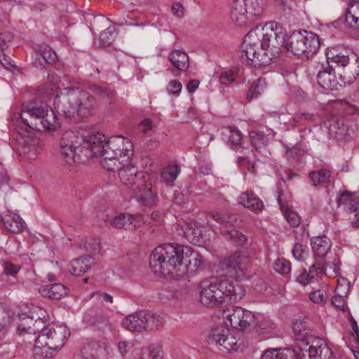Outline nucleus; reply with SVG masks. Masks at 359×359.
Instances as JSON below:
<instances>
[{
    "label": "nucleus",
    "mask_w": 359,
    "mask_h": 359,
    "mask_svg": "<svg viewBox=\"0 0 359 359\" xmlns=\"http://www.w3.org/2000/svg\"><path fill=\"white\" fill-rule=\"evenodd\" d=\"M296 347L302 356L307 355L309 359H329L332 355L330 348L319 338L309 335L306 332L298 330L295 325L293 328Z\"/></svg>",
    "instance_id": "obj_8"
},
{
    "label": "nucleus",
    "mask_w": 359,
    "mask_h": 359,
    "mask_svg": "<svg viewBox=\"0 0 359 359\" xmlns=\"http://www.w3.org/2000/svg\"><path fill=\"white\" fill-rule=\"evenodd\" d=\"M337 202L339 205H346L350 212L359 213V201L353 199L348 191L341 193L340 195L337 197Z\"/></svg>",
    "instance_id": "obj_32"
},
{
    "label": "nucleus",
    "mask_w": 359,
    "mask_h": 359,
    "mask_svg": "<svg viewBox=\"0 0 359 359\" xmlns=\"http://www.w3.org/2000/svg\"><path fill=\"white\" fill-rule=\"evenodd\" d=\"M149 266L159 276H183L203 269L202 256L191 247L165 243L156 247L150 255Z\"/></svg>",
    "instance_id": "obj_2"
},
{
    "label": "nucleus",
    "mask_w": 359,
    "mask_h": 359,
    "mask_svg": "<svg viewBox=\"0 0 359 359\" xmlns=\"http://www.w3.org/2000/svg\"><path fill=\"white\" fill-rule=\"evenodd\" d=\"M92 296H95V297H97V299H102L103 301H104L107 303H110V304L113 303V297L107 292L97 291V292H93L92 294Z\"/></svg>",
    "instance_id": "obj_59"
},
{
    "label": "nucleus",
    "mask_w": 359,
    "mask_h": 359,
    "mask_svg": "<svg viewBox=\"0 0 359 359\" xmlns=\"http://www.w3.org/2000/svg\"><path fill=\"white\" fill-rule=\"evenodd\" d=\"M255 326L257 327L256 330L257 334L264 339L271 338L276 334V325L269 319L257 320L256 318Z\"/></svg>",
    "instance_id": "obj_26"
},
{
    "label": "nucleus",
    "mask_w": 359,
    "mask_h": 359,
    "mask_svg": "<svg viewBox=\"0 0 359 359\" xmlns=\"http://www.w3.org/2000/svg\"><path fill=\"white\" fill-rule=\"evenodd\" d=\"M249 137L252 147L257 151L263 149L268 141L266 136L262 133L257 131H250L249 133Z\"/></svg>",
    "instance_id": "obj_34"
},
{
    "label": "nucleus",
    "mask_w": 359,
    "mask_h": 359,
    "mask_svg": "<svg viewBox=\"0 0 359 359\" xmlns=\"http://www.w3.org/2000/svg\"><path fill=\"white\" fill-rule=\"evenodd\" d=\"M39 292L43 297L60 299L67 294V288L62 283H54L41 286Z\"/></svg>",
    "instance_id": "obj_19"
},
{
    "label": "nucleus",
    "mask_w": 359,
    "mask_h": 359,
    "mask_svg": "<svg viewBox=\"0 0 359 359\" xmlns=\"http://www.w3.org/2000/svg\"><path fill=\"white\" fill-rule=\"evenodd\" d=\"M325 55L327 60L325 64L316 63L315 65L317 71V81L321 88L335 90L338 89V86H341V84L337 77L332 65L346 67L349 64L351 58L349 55L342 54L334 47L327 48Z\"/></svg>",
    "instance_id": "obj_5"
},
{
    "label": "nucleus",
    "mask_w": 359,
    "mask_h": 359,
    "mask_svg": "<svg viewBox=\"0 0 359 359\" xmlns=\"http://www.w3.org/2000/svg\"><path fill=\"white\" fill-rule=\"evenodd\" d=\"M90 90L95 94L100 95L102 98L109 97L112 95L113 91L109 88H103L97 85H92Z\"/></svg>",
    "instance_id": "obj_48"
},
{
    "label": "nucleus",
    "mask_w": 359,
    "mask_h": 359,
    "mask_svg": "<svg viewBox=\"0 0 359 359\" xmlns=\"http://www.w3.org/2000/svg\"><path fill=\"white\" fill-rule=\"evenodd\" d=\"M116 37V34L113 28L105 29L100 36V40L104 46L111 45Z\"/></svg>",
    "instance_id": "obj_41"
},
{
    "label": "nucleus",
    "mask_w": 359,
    "mask_h": 359,
    "mask_svg": "<svg viewBox=\"0 0 359 359\" xmlns=\"http://www.w3.org/2000/svg\"><path fill=\"white\" fill-rule=\"evenodd\" d=\"M180 172V168L177 165H170L161 172V178L165 182H172L176 180Z\"/></svg>",
    "instance_id": "obj_37"
},
{
    "label": "nucleus",
    "mask_w": 359,
    "mask_h": 359,
    "mask_svg": "<svg viewBox=\"0 0 359 359\" xmlns=\"http://www.w3.org/2000/svg\"><path fill=\"white\" fill-rule=\"evenodd\" d=\"M44 322L43 321L41 318H39L36 320H34V324L32 327V334H40L41 330L44 327L43 326Z\"/></svg>",
    "instance_id": "obj_62"
},
{
    "label": "nucleus",
    "mask_w": 359,
    "mask_h": 359,
    "mask_svg": "<svg viewBox=\"0 0 359 359\" xmlns=\"http://www.w3.org/2000/svg\"><path fill=\"white\" fill-rule=\"evenodd\" d=\"M250 263V259L245 252H237L222 262V267L236 279L245 276V271Z\"/></svg>",
    "instance_id": "obj_16"
},
{
    "label": "nucleus",
    "mask_w": 359,
    "mask_h": 359,
    "mask_svg": "<svg viewBox=\"0 0 359 359\" xmlns=\"http://www.w3.org/2000/svg\"><path fill=\"white\" fill-rule=\"evenodd\" d=\"M319 47L318 37L311 32L294 31L286 37V50L298 57L309 58Z\"/></svg>",
    "instance_id": "obj_7"
},
{
    "label": "nucleus",
    "mask_w": 359,
    "mask_h": 359,
    "mask_svg": "<svg viewBox=\"0 0 359 359\" xmlns=\"http://www.w3.org/2000/svg\"><path fill=\"white\" fill-rule=\"evenodd\" d=\"M311 245L315 256L324 257L330 250L331 241L325 235L316 236L311 238Z\"/></svg>",
    "instance_id": "obj_22"
},
{
    "label": "nucleus",
    "mask_w": 359,
    "mask_h": 359,
    "mask_svg": "<svg viewBox=\"0 0 359 359\" xmlns=\"http://www.w3.org/2000/svg\"><path fill=\"white\" fill-rule=\"evenodd\" d=\"M163 356L161 352L154 348L147 353H144L142 359H162Z\"/></svg>",
    "instance_id": "obj_60"
},
{
    "label": "nucleus",
    "mask_w": 359,
    "mask_h": 359,
    "mask_svg": "<svg viewBox=\"0 0 359 359\" xmlns=\"http://www.w3.org/2000/svg\"><path fill=\"white\" fill-rule=\"evenodd\" d=\"M259 36L257 27L250 30L245 36L241 46V58L251 66H265L271 60V57H266L265 52L260 54L262 41Z\"/></svg>",
    "instance_id": "obj_12"
},
{
    "label": "nucleus",
    "mask_w": 359,
    "mask_h": 359,
    "mask_svg": "<svg viewBox=\"0 0 359 359\" xmlns=\"http://www.w3.org/2000/svg\"><path fill=\"white\" fill-rule=\"evenodd\" d=\"M309 298L315 304H324L326 302L327 295L326 291L318 290L311 292Z\"/></svg>",
    "instance_id": "obj_45"
},
{
    "label": "nucleus",
    "mask_w": 359,
    "mask_h": 359,
    "mask_svg": "<svg viewBox=\"0 0 359 359\" xmlns=\"http://www.w3.org/2000/svg\"><path fill=\"white\" fill-rule=\"evenodd\" d=\"M185 238L194 245H199L202 242V230L196 222H190L186 225L184 231Z\"/></svg>",
    "instance_id": "obj_28"
},
{
    "label": "nucleus",
    "mask_w": 359,
    "mask_h": 359,
    "mask_svg": "<svg viewBox=\"0 0 359 359\" xmlns=\"http://www.w3.org/2000/svg\"><path fill=\"white\" fill-rule=\"evenodd\" d=\"M314 119V115L310 113H297L293 117V121L295 123L301 121L312 122Z\"/></svg>",
    "instance_id": "obj_54"
},
{
    "label": "nucleus",
    "mask_w": 359,
    "mask_h": 359,
    "mask_svg": "<svg viewBox=\"0 0 359 359\" xmlns=\"http://www.w3.org/2000/svg\"><path fill=\"white\" fill-rule=\"evenodd\" d=\"M12 39L13 35L11 32H6L0 33V50H4L7 48Z\"/></svg>",
    "instance_id": "obj_50"
},
{
    "label": "nucleus",
    "mask_w": 359,
    "mask_h": 359,
    "mask_svg": "<svg viewBox=\"0 0 359 359\" xmlns=\"http://www.w3.org/2000/svg\"><path fill=\"white\" fill-rule=\"evenodd\" d=\"M351 58L355 62L351 67L344 70L343 74H340V79L344 84L353 82L359 74V65H358V57L353 53Z\"/></svg>",
    "instance_id": "obj_31"
},
{
    "label": "nucleus",
    "mask_w": 359,
    "mask_h": 359,
    "mask_svg": "<svg viewBox=\"0 0 359 359\" xmlns=\"http://www.w3.org/2000/svg\"><path fill=\"white\" fill-rule=\"evenodd\" d=\"M344 22L348 27L359 30V18L352 14L349 8L344 15Z\"/></svg>",
    "instance_id": "obj_43"
},
{
    "label": "nucleus",
    "mask_w": 359,
    "mask_h": 359,
    "mask_svg": "<svg viewBox=\"0 0 359 359\" xmlns=\"http://www.w3.org/2000/svg\"><path fill=\"white\" fill-rule=\"evenodd\" d=\"M212 217L219 223L229 224L231 226H234L237 222L236 215L233 214L215 212Z\"/></svg>",
    "instance_id": "obj_40"
},
{
    "label": "nucleus",
    "mask_w": 359,
    "mask_h": 359,
    "mask_svg": "<svg viewBox=\"0 0 359 359\" xmlns=\"http://www.w3.org/2000/svg\"><path fill=\"white\" fill-rule=\"evenodd\" d=\"M238 202L244 207L255 210H261L264 207L263 202L252 191L243 193L238 198Z\"/></svg>",
    "instance_id": "obj_24"
},
{
    "label": "nucleus",
    "mask_w": 359,
    "mask_h": 359,
    "mask_svg": "<svg viewBox=\"0 0 359 359\" xmlns=\"http://www.w3.org/2000/svg\"><path fill=\"white\" fill-rule=\"evenodd\" d=\"M309 270L316 273V277H317L319 273L327 274L326 264L321 260H316L314 264L310 267Z\"/></svg>",
    "instance_id": "obj_49"
},
{
    "label": "nucleus",
    "mask_w": 359,
    "mask_h": 359,
    "mask_svg": "<svg viewBox=\"0 0 359 359\" xmlns=\"http://www.w3.org/2000/svg\"><path fill=\"white\" fill-rule=\"evenodd\" d=\"M131 348V344L127 341H120L118 344V348L122 355H125Z\"/></svg>",
    "instance_id": "obj_63"
},
{
    "label": "nucleus",
    "mask_w": 359,
    "mask_h": 359,
    "mask_svg": "<svg viewBox=\"0 0 359 359\" xmlns=\"http://www.w3.org/2000/svg\"><path fill=\"white\" fill-rule=\"evenodd\" d=\"M200 302L208 307H217L229 300L236 302L245 294L240 285H235L231 280L222 277H211L199 283Z\"/></svg>",
    "instance_id": "obj_3"
},
{
    "label": "nucleus",
    "mask_w": 359,
    "mask_h": 359,
    "mask_svg": "<svg viewBox=\"0 0 359 359\" xmlns=\"http://www.w3.org/2000/svg\"><path fill=\"white\" fill-rule=\"evenodd\" d=\"M20 322L18 324V330L22 333V332L32 334V327L34 324V319L32 317L29 316L26 313H22L19 316Z\"/></svg>",
    "instance_id": "obj_39"
},
{
    "label": "nucleus",
    "mask_w": 359,
    "mask_h": 359,
    "mask_svg": "<svg viewBox=\"0 0 359 359\" xmlns=\"http://www.w3.org/2000/svg\"><path fill=\"white\" fill-rule=\"evenodd\" d=\"M266 88V81L264 79L259 78L252 83L250 87L249 92L247 94V98L248 100H252L253 98L257 97L258 95H261Z\"/></svg>",
    "instance_id": "obj_35"
},
{
    "label": "nucleus",
    "mask_w": 359,
    "mask_h": 359,
    "mask_svg": "<svg viewBox=\"0 0 359 359\" xmlns=\"http://www.w3.org/2000/svg\"><path fill=\"white\" fill-rule=\"evenodd\" d=\"M106 355V351L98 344H93L91 346V352L85 349L81 355H77L74 359H101V356Z\"/></svg>",
    "instance_id": "obj_33"
},
{
    "label": "nucleus",
    "mask_w": 359,
    "mask_h": 359,
    "mask_svg": "<svg viewBox=\"0 0 359 359\" xmlns=\"http://www.w3.org/2000/svg\"><path fill=\"white\" fill-rule=\"evenodd\" d=\"M262 41V50L265 52L266 57H277L282 48L286 49V35L276 22L270 24V29L257 27Z\"/></svg>",
    "instance_id": "obj_10"
},
{
    "label": "nucleus",
    "mask_w": 359,
    "mask_h": 359,
    "mask_svg": "<svg viewBox=\"0 0 359 359\" xmlns=\"http://www.w3.org/2000/svg\"><path fill=\"white\" fill-rule=\"evenodd\" d=\"M20 117L25 125L35 130H55L59 123L54 111L46 106H24Z\"/></svg>",
    "instance_id": "obj_6"
},
{
    "label": "nucleus",
    "mask_w": 359,
    "mask_h": 359,
    "mask_svg": "<svg viewBox=\"0 0 359 359\" xmlns=\"http://www.w3.org/2000/svg\"><path fill=\"white\" fill-rule=\"evenodd\" d=\"M53 104L57 113L65 117L78 116L84 118L91 114L95 100L86 90L77 87H67L55 97Z\"/></svg>",
    "instance_id": "obj_4"
},
{
    "label": "nucleus",
    "mask_w": 359,
    "mask_h": 359,
    "mask_svg": "<svg viewBox=\"0 0 359 359\" xmlns=\"http://www.w3.org/2000/svg\"><path fill=\"white\" fill-rule=\"evenodd\" d=\"M32 64L36 68L41 69L46 68V65L39 54L36 52V50L34 52V58Z\"/></svg>",
    "instance_id": "obj_61"
},
{
    "label": "nucleus",
    "mask_w": 359,
    "mask_h": 359,
    "mask_svg": "<svg viewBox=\"0 0 359 359\" xmlns=\"http://www.w3.org/2000/svg\"><path fill=\"white\" fill-rule=\"evenodd\" d=\"M168 60L179 71H186L189 67L188 55L180 50H174L169 53Z\"/></svg>",
    "instance_id": "obj_25"
},
{
    "label": "nucleus",
    "mask_w": 359,
    "mask_h": 359,
    "mask_svg": "<svg viewBox=\"0 0 359 359\" xmlns=\"http://www.w3.org/2000/svg\"><path fill=\"white\" fill-rule=\"evenodd\" d=\"M137 199L142 202L146 205H151L155 203V195L152 193L151 188L144 187L143 183L139 189L136 188L135 191H133Z\"/></svg>",
    "instance_id": "obj_30"
},
{
    "label": "nucleus",
    "mask_w": 359,
    "mask_h": 359,
    "mask_svg": "<svg viewBox=\"0 0 359 359\" xmlns=\"http://www.w3.org/2000/svg\"><path fill=\"white\" fill-rule=\"evenodd\" d=\"M93 263L90 256L72 260L69 264V271L74 276H80L88 271Z\"/></svg>",
    "instance_id": "obj_23"
},
{
    "label": "nucleus",
    "mask_w": 359,
    "mask_h": 359,
    "mask_svg": "<svg viewBox=\"0 0 359 359\" xmlns=\"http://www.w3.org/2000/svg\"><path fill=\"white\" fill-rule=\"evenodd\" d=\"M292 255L295 259L303 261L308 255L307 250L304 248L302 244L297 243L292 249Z\"/></svg>",
    "instance_id": "obj_47"
},
{
    "label": "nucleus",
    "mask_w": 359,
    "mask_h": 359,
    "mask_svg": "<svg viewBox=\"0 0 359 359\" xmlns=\"http://www.w3.org/2000/svg\"><path fill=\"white\" fill-rule=\"evenodd\" d=\"M236 79L235 74L233 72H222L219 76V81L223 85H226L234 81Z\"/></svg>",
    "instance_id": "obj_56"
},
{
    "label": "nucleus",
    "mask_w": 359,
    "mask_h": 359,
    "mask_svg": "<svg viewBox=\"0 0 359 359\" xmlns=\"http://www.w3.org/2000/svg\"><path fill=\"white\" fill-rule=\"evenodd\" d=\"M345 297H341L337 294H335L332 298V305L339 310L344 311L346 308V302L344 299Z\"/></svg>",
    "instance_id": "obj_57"
},
{
    "label": "nucleus",
    "mask_w": 359,
    "mask_h": 359,
    "mask_svg": "<svg viewBox=\"0 0 359 359\" xmlns=\"http://www.w3.org/2000/svg\"><path fill=\"white\" fill-rule=\"evenodd\" d=\"M80 146L79 137L73 131H66L60 142V154L67 163L74 161L76 149Z\"/></svg>",
    "instance_id": "obj_17"
},
{
    "label": "nucleus",
    "mask_w": 359,
    "mask_h": 359,
    "mask_svg": "<svg viewBox=\"0 0 359 359\" xmlns=\"http://www.w3.org/2000/svg\"><path fill=\"white\" fill-rule=\"evenodd\" d=\"M289 198L290 197L285 194L283 191H278L277 201L282 212H285V210L288 208L287 203Z\"/></svg>",
    "instance_id": "obj_53"
},
{
    "label": "nucleus",
    "mask_w": 359,
    "mask_h": 359,
    "mask_svg": "<svg viewBox=\"0 0 359 359\" xmlns=\"http://www.w3.org/2000/svg\"><path fill=\"white\" fill-rule=\"evenodd\" d=\"M36 50L46 65L53 64L56 60L57 55L55 52L49 46H40Z\"/></svg>",
    "instance_id": "obj_38"
},
{
    "label": "nucleus",
    "mask_w": 359,
    "mask_h": 359,
    "mask_svg": "<svg viewBox=\"0 0 359 359\" xmlns=\"http://www.w3.org/2000/svg\"><path fill=\"white\" fill-rule=\"evenodd\" d=\"M284 215V217L287 222L292 226H297L300 224V217L294 211L290 210L287 208L285 210V212H283Z\"/></svg>",
    "instance_id": "obj_46"
},
{
    "label": "nucleus",
    "mask_w": 359,
    "mask_h": 359,
    "mask_svg": "<svg viewBox=\"0 0 359 359\" xmlns=\"http://www.w3.org/2000/svg\"><path fill=\"white\" fill-rule=\"evenodd\" d=\"M83 147L90 150L94 156L102 158V166L109 171L118 170V177L123 185L135 191L143 185V174L130 163L133 155L130 141L121 136L107 139L100 133L92 135L87 139H82Z\"/></svg>",
    "instance_id": "obj_1"
},
{
    "label": "nucleus",
    "mask_w": 359,
    "mask_h": 359,
    "mask_svg": "<svg viewBox=\"0 0 359 359\" xmlns=\"http://www.w3.org/2000/svg\"><path fill=\"white\" fill-rule=\"evenodd\" d=\"M263 13L261 0H233L230 18L237 26H247L257 20Z\"/></svg>",
    "instance_id": "obj_9"
},
{
    "label": "nucleus",
    "mask_w": 359,
    "mask_h": 359,
    "mask_svg": "<svg viewBox=\"0 0 359 359\" xmlns=\"http://www.w3.org/2000/svg\"><path fill=\"white\" fill-rule=\"evenodd\" d=\"M224 236L226 240L231 241L237 245H243L247 241L246 236L235 229L224 231Z\"/></svg>",
    "instance_id": "obj_36"
},
{
    "label": "nucleus",
    "mask_w": 359,
    "mask_h": 359,
    "mask_svg": "<svg viewBox=\"0 0 359 359\" xmlns=\"http://www.w3.org/2000/svg\"><path fill=\"white\" fill-rule=\"evenodd\" d=\"M298 353L290 348H268L262 355V359H297Z\"/></svg>",
    "instance_id": "obj_21"
},
{
    "label": "nucleus",
    "mask_w": 359,
    "mask_h": 359,
    "mask_svg": "<svg viewBox=\"0 0 359 359\" xmlns=\"http://www.w3.org/2000/svg\"><path fill=\"white\" fill-rule=\"evenodd\" d=\"M96 325L97 327L101 330L112 329V324L110 322L109 318L104 316H101L97 318L96 320Z\"/></svg>",
    "instance_id": "obj_51"
},
{
    "label": "nucleus",
    "mask_w": 359,
    "mask_h": 359,
    "mask_svg": "<svg viewBox=\"0 0 359 359\" xmlns=\"http://www.w3.org/2000/svg\"><path fill=\"white\" fill-rule=\"evenodd\" d=\"M208 339L210 344H215L221 351H236L240 347L236 337L223 325L212 328Z\"/></svg>",
    "instance_id": "obj_14"
},
{
    "label": "nucleus",
    "mask_w": 359,
    "mask_h": 359,
    "mask_svg": "<svg viewBox=\"0 0 359 359\" xmlns=\"http://www.w3.org/2000/svg\"><path fill=\"white\" fill-rule=\"evenodd\" d=\"M274 270L280 274H287L291 271L290 263L285 259L279 258L274 262Z\"/></svg>",
    "instance_id": "obj_42"
},
{
    "label": "nucleus",
    "mask_w": 359,
    "mask_h": 359,
    "mask_svg": "<svg viewBox=\"0 0 359 359\" xmlns=\"http://www.w3.org/2000/svg\"><path fill=\"white\" fill-rule=\"evenodd\" d=\"M164 323L163 317L155 313L140 311L125 317L121 322L122 327L130 332L154 330Z\"/></svg>",
    "instance_id": "obj_13"
},
{
    "label": "nucleus",
    "mask_w": 359,
    "mask_h": 359,
    "mask_svg": "<svg viewBox=\"0 0 359 359\" xmlns=\"http://www.w3.org/2000/svg\"><path fill=\"white\" fill-rule=\"evenodd\" d=\"M0 218L4 227L9 231L18 233L24 226L22 218L17 214L8 210L6 213L0 214Z\"/></svg>",
    "instance_id": "obj_18"
},
{
    "label": "nucleus",
    "mask_w": 359,
    "mask_h": 359,
    "mask_svg": "<svg viewBox=\"0 0 359 359\" xmlns=\"http://www.w3.org/2000/svg\"><path fill=\"white\" fill-rule=\"evenodd\" d=\"M222 135L224 140L231 145H240L242 140L241 131L235 126H224L222 129Z\"/></svg>",
    "instance_id": "obj_27"
},
{
    "label": "nucleus",
    "mask_w": 359,
    "mask_h": 359,
    "mask_svg": "<svg viewBox=\"0 0 359 359\" xmlns=\"http://www.w3.org/2000/svg\"><path fill=\"white\" fill-rule=\"evenodd\" d=\"M224 318L233 328L245 331L255 326L256 317L248 310L233 306L226 312Z\"/></svg>",
    "instance_id": "obj_15"
},
{
    "label": "nucleus",
    "mask_w": 359,
    "mask_h": 359,
    "mask_svg": "<svg viewBox=\"0 0 359 359\" xmlns=\"http://www.w3.org/2000/svg\"><path fill=\"white\" fill-rule=\"evenodd\" d=\"M172 11L173 14L177 17H182L184 15V7L179 3H176L172 5Z\"/></svg>",
    "instance_id": "obj_64"
},
{
    "label": "nucleus",
    "mask_w": 359,
    "mask_h": 359,
    "mask_svg": "<svg viewBox=\"0 0 359 359\" xmlns=\"http://www.w3.org/2000/svg\"><path fill=\"white\" fill-rule=\"evenodd\" d=\"M109 223L115 228L133 230L139 225L140 221L130 215L121 213L110 219Z\"/></svg>",
    "instance_id": "obj_20"
},
{
    "label": "nucleus",
    "mask_w": 359,
    "mask_h": 359,
    "mask_svg": "<svg viewBox=\"0 0 359 359\" xmlns=\"http://www.w3.org/2000/svg\"><path fill=\"white\" fill-rule=\"evenodd\" d=\"M343 283H338V285L335 290V294L341 297H346L349 292L348 283L345 280H342Z\"/></svg>",
    "instance_id": "obj_55"
},
{
    "label": "nucleus",
    "mask_w": 359,
    "mask_h": 359,
    "mask_svg": "<svg viewBox=\"0 0 359 359\" xmlns=\"http://www.w3.org/2000/svg\"><path fill=\"white\" fill-rule=\"evenodd\" d=\"M309 179L314 187L324 185L330 182L331 172L325 168L310 172Z\"/></svg>",
    "instance_id": "obj_29"
},
{
    "label": "nucleus",
    "mask_w": 359,
    "mask_h": 359,
    "mask_svg": "<svg viewBox=\"0 0 359 359\" xmlns=\"http://www.w3.org/2000/svg\"><path fill=\"white\" fill-rule=\"evenodd\" d=\"M69 329L64 325L50 324L41 330L35 339V348H48L52 351L60 349L69 336Z\"/></svg>",
    "instance_id": "obj_11"
},
{
    "label": "nucleus",
    "mask_w": 359,
    "mask_h": 359,
    "mask_svg": "<svg viewBox=\"0 0 359 359\" xmlns=\"http://www.w3.org/2000/svg\"><path fill=\"white\" fill-rule=\"evenodd\" d=\"M20 267L12 263L7 262L4 266V273L6 275L15 276L19 271Z\"/></svg>",
    "instance_id": "obj_58"
},
{
    "label": "nucleus",
    "mask_w": 359,
    "mask_h": 359,
    "mask_svg": "<svg viewBox=\"0 0 359 359\" xmlns=\"http://www.w3.org/2000/svg\"><path fill=\"white\" fill-rule=\"evenodd\" d=\"M316 278V273L309 270H303L299 275L297 276V281L303 285H306Z\"/></svg>",
    "instance_id": "obj_44"
},
{
    "label": "nucleus",
    "mask_w": 359,
    "mask_h": 359,
    "mask_svg": "<svg viewBox=\"0 0 359 359\" xmlns=\"http://www.w3.org/2000/svg\"><path fill=\"white\" fill-rule=\"evenodd\" d=\"M182 88V86L180 81L172 80L168 83L167 90L170 94L178 95L181 92Z\"/></svg>",
    "instance_id": "obj_52"
}]
</instances>
